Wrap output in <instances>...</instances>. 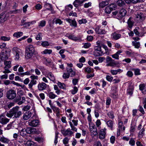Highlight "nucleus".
I'll use <instances>...</instances> for the list:
<instances>
[{"label": "nucleus", "mask_w": 146, "mask_h": 146, "mask_svg": "<svg viewBox=\"0 0 146 146\" xmlns=\"http://www.w3.org/2000/svg\"><path fill=\"white\" fill-rule=\"evenodd\" d=\"M22 114V112L19 110V107L16 106L11 109L9 112L7 113L6 115L9 117L13 116L14 118H19Z\"/></svg>", "instance_id": "nucleus-1"}, {"label": "nucleus", "mask_w": 146, "mask_h": 146, "mask_svg": "<svg viewBox=\"0 0 146 146\" xmlns=\"http://www.w3.org/2000/svg\"><path fill=\"white\" fill-rule=\"evenodd\" d=\"M36 53L35 47L33 45L30 44L26 47L25 56L27 58H31L33 54H35Z\"/></svg>", "instance_id": "nucleus-2"}, {"label": "nucleus", "mask_w": 146, "mask_h": 146, "mask_svg": "<svg viewBox=\"0 0 146 146\" xmlns=\"http://www.w3.org/2000/svg\"><path fill=\"white\" fill-rule=\"evenodd\" d=\"M16 96V91L13 89H11L7 91L6 97L9 100L14 99Z\"/></svg>", "instance_id": "nucleus-3"}, {"label": "nucleus", "mask_w": 146, "mask_h": 146, "mask_svg": "<svg viewBox=\"0 0 146 146\" xmlns=\"http://www.w3.org/2000/svg\"><path fill=\"white\" fill-rule=\"evenodd\" d=\"M30 78L31 79V80L28 84V86L29 88L32 89L33 86L36 84L37 81L36 80L38 79V77L36 76L32 75L30 76Z\"/></svg>", "instance_id": "nucleus-4"}, {"label": "nucleus", "mask_w": 146, "mask_h": 146, "mask_svg": "<svg viewBox=\"0 0 146 146\" xmlns=\"http://www.w3.org/2000/svg\"><path fill=\"white\" fill-rule=\"evenodd\" d=\"M106 60L107 66H115L117 64L115 60L109 56L107 57Z\"/></svg>", "instance_id": "nucleus-5"}, {"label": "nucleus", "mask_w": 146, "mask_h": 146, "mask_svg": "<svg viewBox=\"0 0 146 146\" xmlns=\"http://www.w3.org/2000/svg\"><path fill=\"white\" fill-rule=\"evenodd\" d=\"M116 7L117 6L116 5L112 4L105 8V12L107 14H110L112 11L115 10Z\"/></svg>", "instance_id": "nucleus-6"}, {"label": "nucleus", "mask_w": 146, "mask_h": 146, "mask_svg": "<svg viewBox=\"0 0 146 146\" xmlns=\"http://www.w3.org/2000/svg\"><path fill=\"white\" fill-rule=\"evenodd\" d=\"M61 131V133L64 136H71L74 133L73 132L70 130V128H68L66 129H62Z\"/></svg>", "instance_id": "nucleus-7"}, {"label": "nucleus", "mask_w": 146, "mask_h": 146, "mask_svg": "<svg viewBox=\"0 0 146 146\" xmlns=\"http://www.w3.org/2000/svg\"><path fill=\"white\" fill-rule=\"evenodd\" d=\"M106 129L105 128L100 130L99 131V137L101 139H104L106 136Z\"/></svg>", "instance_id": "nucleus-8"}, {"label": "nucleus", "mask_w": 146, "mask_h": 146, "mask_svg": "<svg viewBox=\"0 0 146 146\" xmlns=\"http://www.w3.org/2000/svg\"><path fill=\"white\" fill-rule=\"evenodd\" d=\"M10 119L7 118L5 116L2 114L0 115V123L4 125L8 123Z\"/></svg>", "instance_id": "nucleus-9"}, {"label": "nucleus", "mask_w": 146, "mask_h": 146, "mask_svg": "<svg viewBox=\"0 0 146 146\" xmlns=\"http://www.w3.org/2000/svg\"><path fill=\"white\" fill-rule=\"evenodd\" d=\"M39 122L38 120L37 119L31 120L29 121V125L31 126L36 127L39 125Z\"/></svg>", "instance_id": "nucleus-10"}, {"label": "nucleus", "mask_w": 146, "mask_h": 146, "mask_svg": "<svg viewBox=\"0 0 146 146\" xmlns=\"http://www.w3.org/2000/svg\"><path fill=\"white\" fill-rule=\"evenodd\" d=\"M96 32L98 34L102 35L106 33V31L101 28V26H97L95 29Z\"/></svg>", "instance_id": "nucleus-11"}, {"label": "nucleus", "mask_w": 146, "mask_h": 146, "mask_svg": "<svg viewBox=\"0 0 146 146\" xmlns=\"http://www.w3.org/2000/svg\"><path fill=\"white\" fill-rule=\"evenodd\" d=\"M94 49L95 52L97 53L96 54L97 56L102 55L104 54L103 52L102 51L100 46H96L94 47Z\"/></svg>", "instance_id": "nucleus-12"}, {"label": "nucleus", "mask_w": 146, "mask_h": 146, "mask_svg": "<svg viewBox=\"0 0 146 146\" xmlns=\"http://www.w3.org/2000/svg\"><path fill=\"white\" fill-rule=\"evenodd\" d=\"M66 36L68 37L69 39L75 41H76L80 39V37H76L72 34L67 33L66 35Z\"/></svg>", "instance_id": "nucleus-13"}, {"label": "nucleus", "mask_w": 146, "mask_h": 146, "mask_svg": "<svg viewBox=\"0 0 146 146\" xmlns=\"http://www.w3.org/2000/svg\"><path fill=\"white\" fill-rule=\"evenodd\" d=\"M46 84L43 82L39 83L38 85V88L39 91H42L46 89Z\"/></svg>", "instance_id": "nucleus-14"}, {"label": "nucleus", "mask_w": 146, "mask_h": 146, "mask_svg": "<svg viewBox=\"0 0 146 146\" xmlns=\"http://www.w3.org/2000/svg\"><path fill=\"white\" fill-rule=\"evenodd\" d=\"M127 13V11L124 9H121L118 14V17L120 18H122L125 16Z\"/></svg>", "instance_id": "nucleus-15"}, {"label": "nucleus", "mask_w": 146, "mask_h": 146, "mask_svg": "<svg viewBox=\"0 0 146 146\" xmlns=\"http://www.w3.org/2000/svg\"><path fill=\"white\" fill-rule=\"evenodd\" d=\"M123 52V50L122 49L120 50L117 51L115 53L111 55V56L112 58L118 60L119 59V55L122 53Z\"/></svg>", "instance_id": "nucleus-16"}, {"label": "nucleus", "mask_w": 146, "mask_h": 146, "mask_svg": "<svg viewBox=\"0 0 146 146\" xmlns=\"http://www.w3.org/2000/svg\"><path fill=\"white\" fill-rule=\"evenodd\" d=\"M83 0H76L73 3V5L76 7H78L79 6H81V5L84 3Z\"/></svg>", "instance_id": "nucleus-17"}, {"label": "nucleus", "mask_w": 146, "mask_h": 146, "mask_svg": "<svg viewBox=\"0 0 146 146\" xmlns=\"http://www.w3.org/2000/svg\"><path fill=\"white\" fill-rule=\"evenodd\" d=\"M112 38L115 40H117L120 38L121 37V35L120 34L114 32L111 35Z\"/></svg>", "instance_id": "nucleus-18"}, {"label": "nucleus", "mask_w": 146, "mask_h": 146, "mask_svg": "<svg viewBox=\"0 0 146 146\" xmlns=\"http://www.w3.org/2000/svg\"><path fill=\"white\" fill-rule=\"evenodd\" d=\"M66 70L68 73L70 75L71 77H72L75 75L76 73L75 71H74L71 68L67 67Z\"/></svg>", "instance_id": "nucleus-19"}, {"label": "nucleus", "mask_w": 146, "mask_h": 146, "mask_svg": "<svg viewBox=\"0 0 146 146\" xmlns=\"http://www.w3.org/2000/svg\"><path fill=\"white\" fill-rule=\"evenodd\" d=\"M7 51L5 52H1V60H7L8 58L7 53Z\"/></svg>", "instance_id": "nucleus-20"}, {"label": "nucleus", "mask_w": 146, "mask_h": 146, "mask_svg": "<svg viewBox=\"0 0 146 146\" xmlns=\"http://www.w3.org/2000/svg\"><path fill=\"white\" fill-rule=\"evenodd\" d=\"M139 89L144 94H146V86L144 84H140L139 85Z\"/></svg>", "instance_id": "nucleus-21"}, {"label": "nucleus", "mask_w": 146, "mask_h": 146, "mask_svg": "<svg viewBox=\"0 0 146 146\" xmlns=\"http://www.w3.org/2000/svg\"><path fill=\"white\" fill-rule=\"evenodd\" d=\"M106 124L111 130H113L114 125V122L113 121L111 120H109L107 121Z\"/></svg>", "instance_id": "nucleus-22"}, {"label": "nucleus", "mask_w": 146, "mask_h": 146, "mask_svg": "<svg viewBox=\"0 0 146 146\" xmlns=\"http://www.w3.org/2000/svg\"><path fill=\"white\" fill-rule=\"evenodd\" d=\"M26 129L27 134H34L36 131V129L35 128L29 127Z\"/></svg>", "instance_id": "nucleus-23"}, {"label": "nucleus", "mask_w": 146, "mask_h": 146, "mask_svg": "<svg viewBox=\"0 0 146 146\" xmlns=\"http://www.w3.org/2000/svg\"><path fill=\"white\" fill-rule=\"evenodd\" d=\"M52 109L53 110L54 112L56 113L57 116L58 117H59L60 116V109L55 106L52 107Z\"/></svg>", "instance_id": "nucleus-24"}, {"label": "nucleus", "mask_w": 146, "mask_h": 146, "mask_svg": "<svg viewBox=\"0 0 146 146\" xmlns=\"http://www.w3.org/2000/svg\"><path fill=\"white\" fill-rule=\"evenodd\" d=\"M32 113L29 112L25 113L23 115V119L25 120H27L30 118L32 115Z\"/></svg>", "instance_id": "nucleus-25"}, {"label": "nucleus", "mask_w": 146, "mask_h": 146, "mask_svg": "<svg viewBox=\"0 0 146 146\" xmlns=\"http://www.w3.org/2000/svg\"><path fill=\"white\" fill-rule=\"evenodd\" d=\"M10 140L7 138L2 136L0 137V141L4 143L8 144L9 143Z\"/></svg>", "instance_id": "nucleus-26"}, {"label": "nucleus", "mask_w": 146, "mask_h": 146, "mask_svg": "<svg viewBox=\"0 0 146 146\" xmlns=\"http://www.w3.org/2000/svg\"><path fill=\"white\" fill-rule=\"evenodd\" d=\"M47 77L51 81L54 82L55 81V78L54 77V75L51 72L48 73V74H47Z\"/></svg>", "instance_id": "nucleus-27"}, {"label": "nucleus", "mask_w": 146, "mask_h": 146, "mask_svg": "<svg viewBox=\"0 0 146 146\" xmlns=\"http://www.w3.org/2000/svg\"><path fill=\"white\" fill-rule=\"evenodd\" d=\"M13 51L15 52L16 54L15 56V60H18L19 58V56L18 53L19 51L18 48L16 47H14L13 48Z\"/></svg>", "instance_id": "nucleus-28"}, {"label": "nucleus", "mask_w": 146, "mask_h": 146, "mask_svg": "<svg viewBox=\"0 0 146 146\" xmlns=\"http://www.w3.org/2000/svg\"><path fill=\"white\" fill-rule=\"evenodd\" d=\"M136 18L137 19V20H143L144 19V15L141 13H139L136 15Z\"/></svg>", "instance_id": "nucleus-29"}, {"label": "nucleus", "mask_w": 146, "mask_h": 146, "mask_svg": "<svg viewBox=\"0 0 146 146\" xmlns=\"http://www.w3.org/2000/svg\"><path fill=\"white\" fill-rule=\"evenodd\" d=\"M109 4L108 1H102L99 4V6L101 8H103L105 6L108 5Z\"/></svg>", "instance_id": "nucleus-30"}, {"label": "nucleus", "mask_w": 146, "mask_h": 146, "mask_svg": "<svg viewBox=\"0 0 146 146\" xmlns=\"http://www.w3.org/2000/svg\"><path fill=\"white\" fill-rule=\"evenodd\" d=\"M36 98L39 100L40 101V99L43 100L45 99V96L44 94L43 93H40L39 94V97L37 95L35 96Z\"/></svg>", "instance_id": "nucleus-31"}, {"label": "nucleus", "mask_w": 146, "mask_h": 146, "mask_svg": "<svg viewBox=\"0 0 146 146\" xmlns=\"http://www.w3.org/2000/svg\"><path fill=\"white\" fill-rule=\"evenodd\" d=\"M122 72V70L119 69L117 70H110L111 73L113 75L117 74L118 72Z\"/></svg>", "instance_id": "nucleus-32"}, {"label": "nucleus", "mask_w": 146, "mask_h": 146, "mask_svg": "<svg viewBox=\"0 0 146 146\" xmlns=\"http://www.w3.org/2000/svg\"><path fill=\"white\" fill-rule=\"evenodd\" d=\"M27 134L26 129L24 128L22 129L20 132V134L22 137L25 136Z\"/></svg>", "instance_id": "nucleus-33"}, {"label": "nucleus", "mask_w": 146, "mask_h": 146, "mask_svg": "<svg viewBox=\"0 0 146 146\" xmlns=\"http://www.w3.org/2000/svg\"><path fill=\"white\" fill-rule=\"evenodd\" d=\"M117 5L120 7H123L125 5V3L122 0H118L117 2Z\"/></svg>", "instance_id": "nucleus-34"}, {"label": "nucleus", "mask_w": 146, "mask_h": 146, "mask_svg": "<svg viewBox=\"0 0 146 146\" xmlns=\"http://www.w3.org/2000/svg\"><path fill=\"white\" fill-rule=\"evenodd\" d=\"M11 61L5 60L4 61V65L5 66V67L9 68L11 67Z\"/></svg>", "instance_id": "nucleus-35"}, {"label": "nucleus", "mask_w": 146, "mask_h": 146, "mask_svg": "<svg viewBox=\"0 0 146 146\" xmlns=\"http://www.w3.org/2000/svg\"><path fill=\"white\" fill-rule=\"evenodd\" d=\"M5 15L1 13L0 15V23L3 22L6 20Z\"/></svg>", "instance_id": "nucleus-36"}, {"label": "nucleus", "mask_w": 146, "mask_h": 146, "mask_svg": "<svg viewBox=\"0 0 146 146\" xmlns=\"http://www.w3.org/2000/svg\"><path fill=\"white\" fill-rule=\"evenodd\" d=\"M131 17H130L127 21L128 26L130 29L132 28L134 24V22L131 21Z\"/></svg>", "instance_id": "nucleus-37"}, {"label": "nucleus", "mask_w": 146, "mask_h": 146, "mask_svg": "<svg viewBox=\"0 0 146 146\" xmlns=\"http://www.w3.org/2000/svg\"><path fill=\"white\" fill-rule=\"evenodd\" d=\"M18 74L21 76H23L25 75H31V72L30 71H27L25 72L19 73Z\"/></svg>", "instance_id": "nucleus-38"}, {"label": "nucleus", "mask_w": 146, "mask_h": 146, "mask_svg": "<svg viewBox=\"0 0 146 146\" xmlns=\"http://www.w3.org/2000/svg\"><path fill=\"white\" fill-rule=\"evenodd\" d=\"M145 131L144 128L141 129V130L139 133L138 136L139 137H142L144 135Z\"/></svg>", "instance_id": "nucleus-39"}, {"label": "nucleus", "mask_w": 146, "mask_h": 146, "mask_svg": "<svg viewBox=\"0 0 146 146\" xmlns=\"http://www.w3.org/2000/svg\"><path fill=\"white\" fill-rule=\"evenodd\" d=\"M107 114L109 117L111 119H113L114 118V113L112 111L109 112Z\"/></svg>", "instance_id": "nucleus-40"}, {"label": "nucleus", "mask_w": 146, "mask_h": 146, "mask_svg": "<svg viewBox=\"0 0 146 146\" xmlns=\"http://www.w3.org/2000/svg\"><path fill=\"white\" fill-rule=\"evenodd\" d=\"M58 85L59 87L63 89H65L66 88L65 85L63 83H62L60 82H58Z\"/></svg>", "instance_id": "nucleus-41"}, {"label": "nucleus", "mask_w": 146, "mask_h": 146, "mask_svg": "<svg viewBox=\"0 0 146 146\" xmlns=\"http://www.w3.org/2000/svg\"><path fill=\"white\" fill-rule=\"evenodd\" d=\"M23 35V33L21 32H18L15 33L13 35L14 36L17 38H19L21 36Z\"/></svg>", "instance_id": "nucleus-42"}, {"label": "nucleus", "mask_w": 146, "mask_h": 146, "mask_svg": "<svg viewBox=\"0 0 146 146\" xmlns=\"http://www.w3.org/2000/svg\"><path fill=\"white\" fill-rule=\"evenodd\" d=\"M133 45L135 46V47L137 48H139L140 45L139 42H136L134 41H133L132 42Z\"/></svg>", "instance_id": "nucleus-43"}, {"label": "nucleus", "mask_w": 146, "mask_h": 146, "mask_svg": "<svg viewBox=\"0 0 146 146\" xmlns=\"http://www.w3.org/2000/svg\"><path fill=\"white\" fill-rule=\"evenodd\" d=\"M90 131L91 133L94 136H96L97 135L98 132L96 128H95L94 129L91 130Z\"/></svg>", "instance_id": "nucleus-44"}, {"label": "nucleus", "mask_w": 146, "mask_h": 146, "mask_svg": "<svg viewBox=\"0 0 146 146\" xmlns=\"http://www.w3.org/2000/svg\"><path fill=\"white\" fill-rule=\"evenodd\" d=\"M42 35L41 33H39L38 34L36 35V39L37 40H41L42 39Z\"/></svg>", "instance_id": "nucleus-45"}, {"label": "nucleus", "mask_w": 146, "mask_h": 146, "mask_svg": "<svg viewBox=\"0 0 146 146\" xmlns=\"http://www.w3.org/2000/svg\"><path fill=\"white\" fill-rule=\"evenodd\" d=\"M82 44L83 45V47L86 48H89L91 46V44L88 42L83 43Z\"/></svg>", "instance_id": "nucleus-46"}, {"label": "nucleus", "mask_w": 146, "mask_h": 146, "mask_svg": "<svg viewBox=\"0 0 146 146\" xmlns=\"http://www.w3.org/2000/svg\"><path fill=\"white\" fill-rule=\"evenodd\" d=\"M133 70L134 71V74L135 76H137L141 74V73L140 72V70L139 69H135Z\"/></svg>", "instance_id": "nucleus-47"}, {"label": "nucleus", "mask_w": 146, "mask_h": 146, "mask_svg": "<svg viewBox=\"0 0 146 146\" xmlns=\"http://www.w3.org/2000/svg\"><path fill=\"white\" fill-rule=\"evenodd\" d=\"M35 22H34V21H32L31 22H25L23 24V25L26 27H29L30 26V25L31 24H32Z\"/></svg>", "instance_id": "nucleus-48"}, {"label": "nucleus", "mask_w": 146, "mask_h": 146, "mask_svg": "<svg viewBox=\"0 0 146 146\" xmlns=\"http://www.w3.org/2000/svg\"><path fill=\"white\" fill-rule=\"evenodd\" d=\"M57 96L54 94L52 92H50L49 94V97L51 99H54Z\"/></svg>", "instance_id": "nucleus-49"}, {"label": "nucleus", "mask_w": 146, "mask_h": 146, "mask_svg": "<svg viewBox=\"0 0 146 146\" xmlns=\"http://www.w3.org/2000/svg\"><path fill=\"white\" fill-rule=\"evenodd\" d=\"M101 123L100 119H98L96 122V125L97 127L99 129H100L101 128V127L100 125H101Z\"/></svg>", "instance_id": "nucleus-50"}, {"label": "nucleus", "mask_w": 146, "mask_h": 146, "mask_svg": "<svg viewBox=\"0 0 146 146\" xmlns=\"http://www.w3.org/2000/svg\"><path fill=\"white\" fill-rule=\"evenodd\" d=\"M1 39L5 41H8L10 40V38L5 36H2L1 37Z\"/></svg>", "instance_id": "nucleus-51"}, {"label": "nucleus", "mask_w": 146, "mask_h": 146, "mask_svg": "<svg viewBox=\"0 0 146 146\" xmlns=\"http://www.w3.org/2000/svg\"><path fill=\"white\" fill-rule=\"evenodd\" d=\"M53 21L55 22L56 24H59V25H61L62 23V22L61 20L59 19H54Z\"/></svg>", "instance_id": "nucleus-52"}, {"label": "nucleus", "mask_w": 146, "mask_h": 146, "mask_svg": "<svg viewBox=\"0 0 146 146\" xmlns=\"http://www.w3.org/2000/svg\"><path fill=\"white\" fill-rule=\"evenodd\" d=\"M135 141L134 139L131 138L129 141V143L131 146H134L135 144Z\"/></svg>", "instance_id": "nucleus-53"}, {"label": "nucleus", "mask_w": 146, "mask_h": 146, "mask_svg": "<svg viewBox=\"0 0 146 146\" xmlns=\"http://www.w3.org/2000/svg\"><path fill=\"white\" fill-rule=\"evenodd\" d=\"M69 139L67 137H65L63 140V142L64 144V145H66L69 142Z\"/></svg>", "instance_id": "nucleus-54"}, {"label": "nucleus", "mask_w": 146, "mask_h": 146, "mask_svg": "<svg viewBox=\"0 0 146 146\" xmlns=\"http://www.w3.org/2000/svg\"><path fill=\"white\" fill-rule=\"evenodd\" d=\"M110 141L111 143L113 144L115 143V137L114 136H112L110 138Z\"/></svg>", "instance_id": "nucleus-55"}, {"label": "nucleus", "mask_w": 146, "mask_h": 146, "mask_svg": "<svg viewBox=\"0 0 146 146\" xmlns=\"http://www.w3.org/2000/svg\"><path fill=\"white\" fill-rule=\"evenodd\" d=\"M46 22L44 20H42L40 22L39 26L43 27L46 24Z\"/></svg>", "instance_id": "nucleus-56"}, {"label": "nucleus", "mask_w": 146, "mask_h": 146, "mask_svg": "<svg viewBox=\"0 0 146 146\" xmlns=\"http://www.w3.org/2000/svg\"><path fill=\"white\" fill-rule=\"evenodd\" d=\"M17 94L18 96H19L21 97L23 95L24 92L22 90H18L17 92Z\"/></svg>", "instance_id": "nucleus-57"}, {"label": "nucleus", "mask_w": 146, "mask_h": 146, "mask_svg": "<svg viewBox=\"0 0 146 146\" xmlns=\"http://www.w3.org/2000/svg\"><path fill=\"white\" fill-rule=\"evenodd\" d=\"M106 79L108 81L111 82L113 79V77L112 76L108 75L106 76Z\"/></svg>", "instance_id": "nucleus-58"}, {"label": "nucleus", "mask_w": 146, "mask_h": 146, "mask_svg": "<svg viewBox=\"0 0 146 146\" xmlns=\"http://www.w3.org/2000/svg\"><path fill=\"white\" fill-rule=\"evenodd\" d=\"M34 142L32 141H28L27 142L26 144L29 146H34Z\"/></svg>", "instance_id": "nucleus-59"}, {"label": "nucleus", "mask_w": 146, "mask_h": 146, "mask_svg": "<svg viewBox=\"0 0 146 146\" xmlns=\"http://www.w3.org/2000/svg\"><path fill=\"white\" fill-rule=\"evenodd\" d=\"M44 6L48 10H50L52 8L51 5L48 3H46L44 5Z\"/></svg>", "instance_id": "nucleus-60"}, {"label": "nucleus", "mask_w": 146, "mask_h": 146, "mask_svg": "<svg viewBox=\"0 0 146 146\" xmlns=\"http://www.w3.org/2000/svg\"><path fill=\"white\" fill-rule=\"evenodd\" d=\"M70 25L74 26V27H76L77 26V23L76 21H75V19H74L72 20Z\"/></svg>", "instance_id": "nucleus-61"}, {"label": "nucleus", "mask_w": 146, "mask_h": 146, "mask_svg": "<svg viewBox=\"0 0 146 146\" xmlns=\"http://www.w3.org/2000/svg\"><path fill=\"white\" fill-rule=\"evenodd\" d=\"M41 44L43 47L48 46L49 45L48 42L47 41L43 42L41 43Z\"/></svg>", "instance_id": "nucleus-62"}, {"label": "nucleus", "mask_w": 146, "mask_h": 146, "mask_svg": "<svg viewBox=\"0 0 146 146\" xmlns=\"http://www.w3.org/2000/svg\"><path fill=\"white\" fill-rule=\"evenodd\" d=\"M70 75L68 73H64L63 75V77L64 79L68 78L69 77Z\"/></svg>", "instance_id": "nucleus-63"}, {"label": "nucleus", "mask_w": 146, "mask_h": 146, "mask_svg": "<svg viewBox=\"0 0 146 146\" xmlns=\"http://www.w3.org/2000/svg\"><path fill=\"white\" fill-rule=\"evenodd\" d=\"M52 52V50H51L46 49L43 51L44 53L45 54H50Z\"/></svg>", "instance_id": "nucleus-64"}]
</instances>
